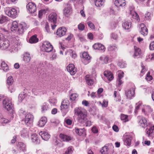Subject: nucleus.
<instances>
[{
	"instance_id": "11",
	"label": "nucleus",
	"mask_w": 154,
	"mask_h": 154,
	"mask_svg": "<svg viewBox=\"0 0 154 154\" xmlns=\"http://www.w3.org/2000/svg\"><path fill=\"white\" fill-rule=\"evenodd\" d=\"M67 31V29L64 27H60L56 32V34L58 37H61L64 35Z\"/></svg>"
},
{
	"instance_id": "21",
	"label": "nucleus",
	"mask_w": 154,
	"mask_h": 154,
	"mask_svg": "<svg viewBox=\"0 0 154 154\" xmlns=\"http://www.w3.org/2000/svg\"><path fill=\"white\" fill-rule=\"evenodd\" d=\"M132 139V137L130 135H125L124 140V144L127 146L130 145Z\"/></svg>"
},
{
	"instance_id": "53",
	"label": "nucleus",
	"mask_w": 154,
	"mask_h": 154,
	"mask_svg": "<svg viewBox=\"0 0 154 154\" xmlns=\"http://www.w3.org/2000/svg\"><path fill=\"white\" fill-rule=\"evenodd\" d=\"M73 152L72 148L71 147H69L68 148L67 150L63 154H71Z\"/></svg>"
},
{
	"instance_id": "32",
	"label": "nucleus",
	"mask_w": 154,
	"mask_h": 154,
	"mask_svg": "<svg viewBox=\"0 0 154 154\" xmlns=\"http://www.w3.org/2000/svg\"><path fill=\"white\" fill-rule=\"evenodd\" d=\"M68 53L69 54L72 58L75 59L77 57V55L75 52L72 50L69 49L66 51L65 53V55H67Z\"/></svg>"
},
{
	"instance_id": "10",
	"label": "nucleus",
	"mask_w": 154,
	"mask_h": 154,
	"mask_svg": "<svg viewBox=\"0 0 154 154\" xmlns=\"http://www.w3.org/2000/svg\"><path fill=\"white\" fill-rule=\"evenodd\" d=\"M140 27L141 29L140 32L141 34L144 36L148 34V29L145 24L142 23L140 24Z\"/></svg>"
},
{
	"instance_id": "12",
	"label": "nucleus",
	"mask_w": 154,
	"mask_h": 154,
	"mask_svg": "<svg viewBox=\"0 0 154 154\" xmlns=\"http://www.w3.org/2000/svg\"><path fill=\"white\" fill-rule=\"evenodd\" d=\"M57 14L55 13H52L50 14L48 17L49 21L55 24L57 21Z\"/></svg>"
},
{
	"instance_id": "17",
	"label": "nucleus",
	"mask_w": 154,
	"mask_h": 154,
	"mask_svg": "<svg viewBox=\"0 0 154 154\" xmlns=\"http://www.w3.org/2000/svg\"><path fill=\"white\" fill-rule=\"evenodd\" d=\"M114 4L117 7H123L125 5L126 2L125 0H116Z\"/></svg>"
},
{
	"instance_id": "47",
	"label": "nucleus",
	"mask_w": 154,
	"mask_h": 154,
	"mask_svg": "<svg viewBox=\"0 0 154 154\" xmlns=\"http://www.w3.org/2000/svg\"><path fill=\"white\" fill-rule=\"evenodd\" d=\"M8 20V17H6L2 16L0 17V24H2Z\"/></svg>"
},
{
	"instance_id": "39",
	"label": "nucleus",
	"mask_w": 154,
	"mask_h": 154,
	"mask_svg": "<svg viewBox=\"0 0 154 154\" xmlns=\"http://www.w3.org/2000/svg\"><path fill=\"white\" fill-rule=\"evenodd\" d=\"M30 59L31 57L29 54L28 53L25 54L23 57L24 60L26 63H28L30 61Z\"/></svg>"
},
{
	"instance_id": "24",
	"label": "nucleus",
	"mask_w": 154,
	"mask_h": 154,
	"mask_svg": "<svg viewBox=\"0 0 154 154\" xmlns=\"http://www.w3.org/2000/svg\"><path fill=\"white\" fill-rule=\"evenodd\" d=\"M72 8L69 5L67 4L63 10V13L64 15L68 16L71 13Z\"/></svg>"
},
{
	"instance_id": "38",
	"label": "nucleus",
	"mask_w": 154,
	"mask_h": 154,
	"mask_svg": "<svg viewBox=\"0 0 154 154\" xmlns=\"http://www.w3.org/2000/svg\"><path fill=\"white\" fill-rule=\"evenodd\" d=\"M82 57L83 59H84V60H86L87 61L86 63L85 64H86L87 63H89L88 60H90V57L87 53L86 52H84L82 54Z\"/></svg>"
},
{
	"instance_id": "30",
	"label": "nucleus",
	"mask_w": 154,
	"mask_h": 154,
	"mask_svg": "<svg viewBox=\"0 0 154 154\" xmlns=\"http://www.w3.org/2000/svg\"><path fill=\"white\" fill-rule=\"evenodd\" d=\"M31 139L32 142L35 144L39 143L40 140L38 139L37 135L36 134H33L31 136Z\"/></svg>"
},
{
	"instance_id": "57",
	"label": "nucleus",
	"mask_w": 154,
	"mask_h": 154,
	"mask_svg": "<svg viewBox=\"0 0 154 154\" xmlns=\"http://www.w3.org/2000/svg\"><path fill=\"white\" fill-rule=\"evenodd\" d=\"M152 76L150 75V72H149L146 75V79L148 81H150L152 79Z\"/></svg>"
},
{
	"instance_id": "23",
	"label": "nucleus",
	"mask_w": 154,
	"mask_h": 154,
	"mask_svg": "<svg viewBox=\"0 0 154 154\" xmlns=\"http://www.w3.org/2000/svg\"><path fill=\"white\" fill-rule=\"evenodd\" d=\"M103 74L107 78L109 81H111L113 78V76L112 73L108 70H106L104 72Z\"/></svg>"
},
{
	"instance_id": "6",
	"label": "nucleus",
	"mask_w": 154,
	"mask_h": 154,
	"mask_svg": "<svg viewBox=\"0 0 154 154\" xmlns=\"http://www.w3.org/2000/svg\"><path fill=\"white\" fill-rule=\"evenodd\" d=\"M42 47L44 51L47 52L51 51L53 50V46L51 43L47 41L44 42L43 44Z\"/></svg>"
},
{
	"instance_id": "49",
	"label": "nucleus",
	"mask_w": 154,
	"mask_h": 154,
	"mask_svg": "<svg viewBox=\"0 0 154 154\" xmlns=\"http://www.w3.org/2000/svg\"><path fill=\"white\" fill-rule=\"evenodd\" d=\"M69 106L62 102L60 106L61 110L62 111L64 109H67L69 107Z\"/></svg>"
},
{
	"instance_id": "25",
	"label": "nucleus",
	"mask_w": 154,
	"mask_h": 154,
	"mask_svg": "<svg viewBox=\"0 0 154 154\" xmlns=\"http://www.w3.org/2000/svg\"><path fill=\"white\" fill-rule=\"evenodd\" d=\"M9 46V41L6 40L2 43L0 44V48L2 50H5L7 49Z\"/></svg>"
},
{
	"instance_id": "43",
	"label": "nucleus",
	"mask_w": 154,
	"mask_h": 154,
	"mask_svg": "<svg viewBox=\"0 0 154 154\" xmlns=\"http://www.w3.org/2000/svg\"><path fill=\"white\" fill-rule=\"evenodd\" d=\"M42 112H45L48 109V106L47 104L46 103H44L41 106Z\"/></svg>"
},
{
	"instance_id": "50",
	"label": "nucleus",
	"mask_w": 154,
	"mask_h": 154,
	"mask_svg": "<svg viewBox=\"0 0 154 154\" xmlns=\"http://www.w3.org/2000/svg\"><path fill=\"white\" fill-rule=\"evenodd\" d=\"M25 95L23 93H21L19 94L18 96V99L19 101L21 102L24 99L25 97Z\"/></svg>"
},
{
	"instance_id": "7",
	"label": "nucleus",
	"mask_w": 154,
	"mask_h": 154,
	"mask_svg": "<svg viewBox=\"0 0 154 154\" xmlns=\"http://www.w3.org/2000/svg\"><path fill=\"white\" fill-rule=\"evenodd\" d=\"M96 76L95 72L94 71H93V74L91 75H87L85 77L86 82L87 84L90 85H92L94 83V80L92 79V78H94Z\"/></svg>"
},
{
	"instance_id": "28",
	"label": "nucleus",
	"mask_w": 154,
	"mask_h": 154,
	"mask_svg": "<svg viewBox=\"0 0 154 154\" xmlns=\"http://www.w3.org/2000/svg\"><path fill=\"white\" fill-rule=\"evenodd\" d=\"M10 122V121L7 119L3 118L1 115H0V124L3 126H5Z\"/></svg>"
},
{
	"instance_id": "62",
	"label": "nucleus",
	"mask_w": 154,
	"mask_h": 154,
	"mask_svg": "<svg viewBox=\"0 0 154 154\" xmlns=\"http://www.w3.org/2000/svg\"><path fill=\"white\" fill-rule=\"evenodd\" d=\"M88 26L91 29H94V24L90 21L88 22Z\"/></svg>"
},
{
	"instance_id": "56",
	"label": "nucleus",
	"mask_w": 154,
	"mask_h": 154,
	"mask_svg": "<svg viewBox=\"0 0 154 154\" xmlns=\"http://www.w3.org/2000/svg\"><path fill=\"white\" fill-rule=\"evenodd\" d=\"M85 28V26L84 24L80 23L78 25V29L79 30L82 31Z\"/></svg>"
},
{
	"instance_id": "41",
	"label": "nucleus",
	"mask_w": 154,
	"mask_h": 154,
	"mask_svg": "<svg viewBox=\"0 0 154 154\" xmlns=\"http://www.w3.org/2000/svg\"><path fill=\"white\" fill-rule=\"evenodd\" d=\"M7 82L8 85H12L14 82L13 77L11 76H9L7 79Z\"/></svg>"
},
{
	"instance_id": "48",
	"label": "nucleus",
	"mask_w": 154,
	"mask_h": 154,
	"mask_svg": "<svg viewBox=\"0 0 154 154\" xmlns=\"http://www.w3.org/2000/svg\"><path fill=\"white\" fill-rule=\"evenodd\" d=\"M78 95L76 93L72 94L70 95V99L71 100H75L78 97Z\"/></svg>"
},
{
	"instance_id": "19",
	"label": "nucleus",
	"mask_w": 154,
	"mask_h": 154,
	"mask_svg": "<svg viewBox=\"0 0 154 154\" xmlns=\"http://www.w3.org/2000/svg\"><path fill=\"white\" fill-rule=\"evenodd\" d=\"M42 139L45 140H48L50 138V136L47 132L44 131H41L39 133Z\"/></svg>"
},
{
	"instance_id": "29",
	"label": "nucleus",
	"mask_w": 154,
	"mask_h": 154,
	"mask_svg": "<svg viewBox=\"0 0 154 154\" xmlns=\"http://www.w3.org/2000/svg\"><path fill=\"white\" fill-rule=\"evenodd\" d=\"M93 48L95 49H98L103 50L105 49V47L102 44L96 43L93 45Z\"/></svg>"
},
{
	"instance_id": "4",
	"label": "nucleus",
	"mask_w": 154,
	"mask_h": 154,
	"mask_svg": "<svg viewBox=\"0 0 154 154\" xmlns=\"http://www.w3.org/2000/svg\"><path fill=\"white\" fill-rule=\"evenodd\" d=\"M4 107L8 111L12 109L13 106L11 102V99L10 98L6 97L3 100Z\"/></svg>"
},
{
	"instance_id": "26",
	"label": "nucleus",
	"mask_w": 154,
	"mask_h": 154,
	"mask_svg": "<svg viewBox=\"0 0 154 154\" xmlns=\"http://www.w3.org/2000/svg\"><path fill=\"white\" fill-rule=\"evenodd\" d=\"M47 119L45 117H42L39 121L38 125L40 127L44 126L47 122Z\"/></svg>"
},
{
	"instance_id": "9",
	"label": "nucleus",
	"mask_w": 154,
	"mask_h": 154,
	"mask_svg": "<svg viewBox=\"0 0 154 154\" xmlns=\"http://www.w3.org/2000/svg\"><path fill=\"white\" fill-rule=\"evenodd\" d=\"M66 69L68 72L72 75H75L76 72V69L75 68L74 65L72 64H69L67 66Z\"/></svg>"
},
{
	"instance_id": "13",
	"label": "nucleus",
	"mask_w": 154,
	"mask_h": 154,
	"mask_svg": "<svg viewBox=\"0 0 154 154\" xmlns=\"http://www.w3.org/2000/svg\"><path fill=\"white\" fill-rule=\"evenodd\" d=\"M59 137L64 141H68L73 139L72 137L63 134H60Z\"/></svg>"
},
{
	"instance_id": "51",
	"label": "nucleus",
	"mask_w": 154,
	"mask_h": 154,
	"mask_svg": "<svg viewBox=\"0 0 154 154\" xmlns=\"http://www.w3.org/2000/svg\"><path fill=\"white\" fill-rule=\"evenodd\" d=\"M117 47L116 45H110L108 48V50L109 51H112L115 50Z\"/></svg>"
},
{
	"instance_id": "60",
	"label": "nucleus",
	"mask_w": 154,
	"mask_h": 154,
	"mask_svg": "<svg viewBox=\"0 0 154 154\" xmlns=\"http://www.w3.org/2000/svg\"><path fill=\"white\" fill-rule=\"evenodd\" d=\"M64 121L68 125H71L72 123V120L69 119H65Z\"/></svg>"
},
{
	"instance_id": "33",
	"label": "nucleus",
	"mask_w": 154,
	"mask_h": 154,
	"mask_svg": "<svg viewBox=\"0 0 154 154\" xmlns=\"http://www.w3.org/2000/svg\"><path fill=\"white\" fill-rule=\"evenodd\" d=\"M130 14L133 18L136 19L138 21H139L140 19L139 16L137 13L134 11H130Z\"/></svg>"
},
{
	"instance_id": "64",
	"label": "nucleus",
	"mask_w": 154,
	"mask_h": 154,
	"mask_svg": "<svg viewBox=\"0 0 154 154\" xmlns=\"http://www.w3.org/2000/svg\"><path fill=\"white\" fill-rule=\"evenodd\" d=\"M92 131L94 133H97L98 132V130L95 126H94L92 128Z\"/></svg>"
},
{
	"instance_id": "14",
	"label": "nucleus",
	"mask_w": 154,
	"mask_h": 154,
	"mask_svg": "<svg viewBox=\"0 0 154 154\" xmlns=\"http://www.w3.org/2000/svg\"><path fill=\"white\" fill-rule=\"evenodd\" d=\"M138 118L140 119L139 123L141 127L144 128L147 126V121L145 118L140 116H138Z\"/></svg>"
},
{
	"instance_id": "15",
	"label": "nucleus",
	"mask_w": 154,
	"mask_h": 154,
	"mask_svg": "<svg viewBox=\"0 0 154 154\" xmlns=\"http://www.w3.org/2000/svg\"><path fill=\"white\" fill-rule=\"evenodd\" d=\"M124 72L121 71H118V78L117 81V84L118 86H119L123 83L121 79L123 77Z\"/></svg>"
},
{
	"instance_id": "3",
	"label": "nucleus",
	"mask_w": 154,
	"mask_h": 154,
	"mask_svg": "<svg viewBox=\"0 0 154 154\" xmlns=\"http://www.w3.org/2000/svg\"><path fill=\"white\" fill-rule=\"evenodd\" d=\"M5 12L6 15L12 18H15L17 15V11L14 8L6 7L5 9Z\"/></svg>"
},
{
	"instance_id": "34",
	"label": "nucleus",
	"mask_w": 154,
	"mask_h": 154,
	"mask_svg": "<svg viewBox=\"0 0 154 154\" xmlns=\"http://www.w3.org/2000/svg\"><path fill=\"white\" fill-rule=\"evenodd\" d=\"M29 135V132L26 129H23L21 131V136L23 137L27 138Z\"/></svg>"
},
{
	"instance_id": "42",
	"label": "nucleus",
	"mask_w": 154,
	"mask_h": 154,
	"mask_svg": "<svg viewBox=\"0 0 154 154\" xmlns=\"http://www.w3.org/2000/svg\"><path fill=\"white\" fill-rule=\"evenodd\" d=\"M38 41V39L35 35L32 36L29 40V42L31 43H35Z\"/></svg>"
},
{
	"instance_id": "35",
	"label": "nucleus",
	"mask_w": 154,
	"mask_h": 154,
	"mask_svg": "<svg viewBox=\"0 0 154 154\" xmlns=\"http://www.w3.org/2000/svg\"><path fill=\"white\" fill-rule=\"evenodd\" d=\"M1 67V69L5 72H7L9 69L8 66L4 62H2Z\"/></svg>"
},
{
	"instance_id": "61",
	"label": "nucleus",
	"mask_w": 154,
	"mask_h": 154,
	"mask_svg": "<svg viewBox=\"0 0 154 154\" xmlns=\"http://www.w3.org/2000/svg\"><path fill=\"white\" fill-rule=\"evenodd\" d=\"M150 50L152 51L154 50V41L151 42L149 45Z\"/></svg>"
},
{
	"instance_id": "36",
	"label": "nucleus",
	"mask_w": 154,
	"mask_h": 154,
	"mask_svg": "<svg viewBox=\"0 0 154 154\" xmlns=\"http://www.w3.org/2000/svg\"><path fill=\"white\" fill-rule=\"evenodd\" d=\"M95 5L97 7H100L103 4L104 0H94Z\"/></svg>"
},
{
	"instance_id": "27",
	"label": "nucleus",
	"mask_w": 154,
	"mask_h": 154,
	"mask_svg": "<svg viewBox=\"0 0 154 154\" xmlns=\"http://www.w3.org/2000/svg\"><path fill=\"white\" fill-rule=\"evenodd\" d=\"M18 42H16L15 43H13L12 45L10 47L11 49L9 48L8 50L11 51V52L17 51L18 50Z\"/></svg>"
},
{
	"instance_id": "18",
	"label": "nucleus",
	"mask_w": 154,
	"mask_h": 154,
	"mask_svg": "<svg viewBox=\"0 0 154 154\" xmlns=\"http://www.w3.org/2000/svg\"><path fill=\"white\" fill-rule=\"evenodd\" d=\"M141 49L136 46H134V58H139L141 55Z\"/></svg>"
},
{
	"instance_id": "2",
	"label": "nucleus",
	"mask_w": 154,
	"mask_h": 154,
	"mask_svg": "<svg viewBox=\"0 0 154 154\" xmlns=\"http://www.w3.org/2000/svg\"><path fill=\"white\" fill-rule=\"evenodd\" d=\"M28 27V26L25 23H23L18 26L17 23L16 21H14L12 22L11 26V30L13 32L15 31L18 28L17 31V33L21 34L23 33Z\"/></svg>"
},
{
	"instance_id": "1",
	"label": "nucleus",
	"mask_w": 154,
	"mask_h": 154,
	"mask_svg": "<svg viewBox=\"0 0 154 154\" xmlns=\"http://www.w3.org/2000/svg\"><path fill=\"white\" fill-rule=\"evenodd\" d=\"M74 113L77 116V120L79 122L84 123L87 120V111L83 107H75L74 110Z\"/></svg>"
},
{
	"instance_id": "40",
	"label": "nucleus",
	"mask_w": 154,
	"mask_h": 154,
	"mask_svg": "<svg viewBox=\"0 0 154 154\" xmlns=\"http://www.w3.org/2000/svg\"><path fill=\"white\" fill-rule=\"evenodd\" d=\"M100 60H101L103 63L105 64L108 63L109 60V57L107 56L100 57Z\"/></svg>"
},
{
	"instance_id": "55",
	"label": "nucleus",
	"mask_w": 154,
	"mask_h": 154,
	"mask_svg": "<svg viewBox=\"0 0 154 154\" xmlns=\"http://www.w3.org/2000/svg\"><path fill=\"white\" fill-rule=\"evenodd\" d=\"M99 103L103 107H106L108 106V102L106 100H104L103 101L102 103H101L100 102Z\"/></svg>"
},
{
	"instance_id": "20",
	"label": "nucleus",
	"mask_w": 154,
	"mask_h": 154,
	"mask_svg": "<svg viewBox=\"0 0 154 154\" xmlns=\"http://www.w3.org/2000/svg\"><path fill=\"white\" fill-rule=\"evenodd\" d=\"M146 134L149 137L152 138L154 137V126L151 127L149 129L146 130Z\"/></svg>"
},
{
	"instance_id": "45",
	"label": "nucleus",
	"mask_w": 154,
	"mask_h": 154,
	"mask_svg": "<svg viewBox=\"0 0 154 154\" xmlns=\"http://www.w3.org/2000/svg\"><path fill=\"white\" fill-rule=\"evenodd\" d=\"M120 118L121 120H124L125 122H127L129 121L128 118V116L124 114H121Z\"/></svg>"
},
{
	"instance_id": "46",
	"label": "nucleus",
	"mask_w": 154,
	"mask_h": 154,
	"mask_svg": "<svg viewBox=\"0 0 154 154\" xmlns=\"http://www.w3.org/2000/svg\"><path fill=\"white\" fill-rule=\"evenodd\" d=\"M18 146L20 149L24 151L25 149L26 146L22 142H19L18 144Z\"/></svg>"
},
{
	"instance_id": "63",
	"label": "nucleus",
	"mask_w": 154,
	"mask_h": 154,
	"mask_svg": "<svg viewBox=\"0 0 154 154\" xmlns=\"http://www.w3.org/2000/svg\"><path fill=\"white\" fill-rule=\"evenodd\" d=\"M82 104L84 106H89V103L88 101L84 100L82 102Z\"/></svg>"
},
{
	"instance_id": "44",
	"label": "nucleus",
	"mask_w": 154,
	"mask_h": 154,
	"mask_svg": "<svg viewBox=\"0 0 154 154\" xmlns=\"http://www.w3.org/2000/svg\"><path fill=\"white\" fill-rule=\"evenodd\" d=\"M118 65L120 68H123L126 67L127 64L125 61L121 60L119 61L118 63Z\"/></svg>"
},
{
	"instance_id": "54",
	"label": "nucleus",
	"mask_w": 154,
	"mask_h": 154,
	"mask_svg": "<svg viewBox=\"0 0 154 154\" xmlns=\"http://www.w3.org/2000/svg\"><path fill=\"white\" fill-rule=\"evenodd\" d=\"M46 11L45 9H42L40 10L38 12V17L40 18L43 14L45 13Z\"/></svg>"
},
{
	"instance_id": "22",
	"label": "nucleus",
	"mask_w": 154,
	"mask_h": 154,
	"mask_svg": "<svg viewBox=\"0 0 154 154\" xmlns=\"http://www.w3.org/2000/svg\"><path fill=\"white\" fill-rule=\"evenodd\" d=\"M122 26L124 29L129 30L131 26V23L129 20L126 21L122 23Z\"/></svg>"
},
{
	"instance_id": "58",
	"label": "nucleus",
	"mask_w": 154,
	"mask_h": 154,
	"mask_svg": "<svg viewBox=\"0 0 154 154\" xmlns=\"http://www.w3.org/2000/svg\"><path fill=\"white\" fill-rule=\"evenodd\" d=\"M49 102L51 105H54L57 102V100L55 98H52L49 100Z\"/></svg>"
},
{
	"instance_id": "16",
	"label": "nucleus",
	"mask_w": 154,
	"mask_h": 154,
	"mask_svg": "<svg viewBox=\"0 0 154 154\" xmlns=\"http://www.w3.org/2000/svg\"><path fill=\"white\" fill-rule=\"evenodd\" d=\"M135 90L134 88H132L128 90L126 92V97L129 99H131L133 97L135 94Z\"/></svg>"
},
{
	"instance_id": "31",
	"label": "nucleus",
	"mask_w": 154,
	"mask_h": 154,
	"mask_svg": "<svg viewBox=\"0 0 154 154\" xmlns=\"http://www.w3.org/2000/svg\"><path fill=\"white\" fill-rule=\"evenodd\" d=\"M76 133L78 135L81 136L85 134V129L84 128L79 129L77 128H75Z\"/></svg>"
},
{
	"instance_id": "52",
	"label": "nucleus",
	"mask_w": 154,
	"mask_h": 154,
	"mask_svg": "<svg viewBox=\"0 0 154 154\" xmlns=\"http://www.w3.org/2000/svg\"><path fill=\"white\" fill-rule=\"evenodd\" d=\"M57 57V54L55 53L51 54V56L50 57V60H56Z\"/></svg>"
},
{
	"instance_id": "37",
	"label": "nucleus",
	"mask_w": 154,
	"mask_h": 154,
	"mask_svg": "<svg viewBox=\"0 0 154 154\" xmlns=\"http://www.w3.org/2000/svg\"><path fill=\"white\" fill-rule=\"evenodd\" d=\"M100 152L101 154H108L109 150L107 146H104L100 150Z\"/></svg>"
},
{
	"instance_id": "5",
	"label": "nucleus",
	"mask_w": 154,
	"mask_h": 154,
	"mask_svg": "<svg viewBox=\"0 0 154 154\" xmlns=\"http://www.w3.org/2000/svg\"><path fill=\"white\" fill-rule=\"evenodd\" d=\"M34 117L32 115L29 113H27L25 117V122L27 126L32 125L33 122Z\"/></svg>"
},
{
	"instance_id": "8",
	"label": "nucleus",
	"mask_w": 154,
	"mask_h": 154,
	"mask_svg": "<svg viewBox=\"0 0 154 154\" xmlns=\"http://www.w3.org/2000/svg\"><path fill=\"white\" fill-rule=\"evenodd\" d=\"M26 8L31 13L35 12L37 9L35 5L32 2L29 3L26 5Z\"/></svg>"
},
{
	"instance_id": "59",
	"label": "nucleus",
	"mask_w": 154,
	"mask_h": 154,
	"mask_svg": "<svg viewBox=\"0 0 154 154\" xmlns=\"http://www.w3.org/2000/svg\"><path fill=\"white\" fill-rule=\"evenodd\" d=\"M111 38L114 40H116L118 38V35L114 33H112L111 35Z\"/></svg>"
}]
</instances>
